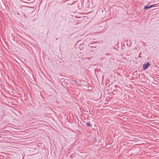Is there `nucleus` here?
I'll list each match as a JSON object with an SVG mask.
<instances>
[{
	"mask_svg": "<svg viewBox=\"0 0 159 159\" xmlns=\"http://www.w3.org/2000/svg\"><path fill=\"white\" fill-rule=\"evenodd\" d=\"M157 7V4H152L151 5H150L149 4H148V5L145 6V5L143 7V9L144 10H147L148 9H149L152 7Z\"/></svg>",
	"mask_w": 159,
	"mask_h": 159,
	"instance_id": "1",
	"label": "nucleus"
},
{
	"mask_svg": "<svg viewBox=\"0 0 159 159\" xmlns=\"http://www.w3.org/2000/svg\"><path fill=\"white\" fill-rule=\"evenodd\" d=\"M150 66L149 62H148L146 64H144L143 65V70H145L147 69Z\"/></svg>",
	"mask_w": 159,
	"mask_h": 159,
	"instance_id": "2",
	"label": "nucleus"
},
{
	"mask_svg": "<svg viewBox=\"0 0 159 159\" xmlns=\"http://www.w3.org/2000/svg\"><path fill=\"white\" fill-rule=\"evenodd\" d=\"M86 125L88 127H90L92 126V125H90L89 122H87L86 123Z\"/></svg>",
	"mask_w": 159,
	"mask_h": 159,
	"instance_id": "3",
	"label": "nucleus"
},
{
	"mask_svg": "<svg viewBox=\"0 0 159 159\" xmlns=\"http://www.w3.org/2000/svg\"><path fill=\"white\" fill-rule=\"evenodd\" d=\"M36 120L35 119H32L31 120H30V121H33V120Z\"/></svg>",
	"mask_w": 159,
	"mask_h": 159,
	"instance_id": "4",
	"label": "nucleus"
},
{
	"mask_svg": "<svg viewBox=\"0 0 159 159\" xmlns=\"http://www.w3.org/2000/svg\"><path fill=\"white\" fill-rule=\"evenodd\" d=\"M158 9V8H153L152 10H156V9Z\"/></svg>",
	"mask_w": 159,
	"mask_h": 159,
	"instance_id": "5",
	"label": "nucleus"
}]
</instances>
